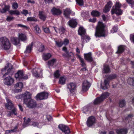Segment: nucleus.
Listing matches in <instances>:
<instances>
[{"label":"nucleus","mask_w":134,"mask_h":134,"mask_svg":"<svg viewBox=\"0 0 134 134\" xmlns=\"http://www.w3.org/2000/svg\"><path fill=\"white\" fill-rule=\"evenodd\" d=\"M16 26L17 27H21L23 28H25L26 29H27V26H26L25 25H23L21 24H16Z\"/></svg>","instance_id":"57"},{"label":"nucleus","mask_w":134,"mask_h":134,"mask_svg":"<svg viewBox=\"0 0 134 134\" xmlns=\"http://www.w3.org/2000/svg\"><path fill=\"white\" fill-rule=\"evenodd\" d=\"M15 77L17 80L20 81L27 80L28 79V76L24 75L23 71L21 70H18L17 73L15 74Z\"/></svg>","instance_id":"8"},{"label":"nucleus","mask_w":134,"mask_h":134,"mask_svg":"<svg viewBox=\"0 0 134 134\" xmlns=\"http://www.w3.org/2000/svg\"><path fill=\"white\" fill-rule=\"evenodd\" d=\"M48 93L44 91L39 93L36 96V99L37 100L47 99L48 98Z\"/></svg>","instance_id":"11"},{"label":"nucleus","mask_w":134,"mask_h":134,"mask_svg":"<svg viewBox=\"0 0 134 134\" xmlns=\"http://www.w3.org/2000/svg\"><path fill=\"white\" fill-rule=\"evenodd\" d=\"M6 99L7 103H6L5 104V107L8 109L10 110L13 108L14 104L12 103V101L9 99L7 98Z\"/></svg>","instance_id":"18"},{"label":"nucleus","mask_w":134,"mask_h":134,"mask_svg":"<svg viewBox=\"0 0 134 134\" xmlns=\"http://www.w3.org/2000/svg\"><path fill=\"white\" fill-rule=\"evenodd\" d=\"M18 38L20 40L23 42L26 41L27 39L26 35L25 34L23 33L19 34Z\"/></svg>","instance_id":"23"},{"label":"nucleus","mask_w":134,"mask_h":134,"mask_svg":"<svg viewBox=\"0 0 134 134\" xmlns=\"http://www.w3.org/2000/svg\"><path fill=\"white\" fill-rule=\"evenodd\" d=\"M14 19L13 17H11L9 16H8L7 17L6 20L8 21L9 22L11 21L13 19Z\"/></svg>","instance_id":"60"},{"label":"nucleus","mask_w":134,"mask_h":134,"mask_svg":"<svg viewBox=\"0 0 134 134\" xmlns=\"http://www.w3.org/2000/svg\"><path fill=\"white\" fill-rule=\"evenodd\" d=\"M27 20L28 21H34L36 22L38 21L37 19L36 18L30 17H28L27 18Z\"/></svg>","instance_id":"42"},{"label":"nucleus","mask_w":134,"mask_h":134,"mask_svg":"<svg viewBox=\"0 0 134 134\" xmlns=\"http://www.w3.org/2000/svg\"><path fill=\"white\" fill-rule=\"evenodd\" d=\"M11 41L12 43L15 45H17L20 43V40L18 37H13L11 38Z\"/></svg>","instance_id":"27"},{"label":"nucleus","mask_w":134,"mask_h":134,"mask_svg":"<svg viewBox=\"0 0 134 134\" xmlns=\"http://www.w3.org/2000/svg\"><path fill=\"white\" fill-rule=\"evenodd\" d=\"M12 7L13 9H16L18 7V5L16 2L13 3L12 5Z\"/></svg>","instance_id":"50"},{"label":"nucleus","mask_w":134,"mask_h":134,"mask_svg":"<svg viewBox=\"0 0 134 134\" xmlns=\"http://www.w3.org/2000/svg\"><path fill=\"white\" fill-rule=\"evenodd\" d=\"M0 45L4 50H8L11 47V43L9 39L6 37H2L0 38Z\"/></svg>","instance_id":"4"},{"label":"nucleus","mask_w":134,"mask_h":134,"mask_svg":"<svg viewBox=\"0 0 134 134\" xmlns=\"http://www.w3.org/2000/svg\"><path fill=\"white\" fill-rule=\"evenodd\" d=\"M56 62V59H53L48 61V64L49 66H53Z\"/></svg>","instance_id":"41"},{"label":"nucleus","mask_w":134,"mask_h":134,"mask_svg":"<svg viewBox=\"0 0 134 134\" xmlns=\"http://www.w3.org/2000/svg\"><path fill=\"white\" fill-rule=\"evenodd\" d=\"M43 11H41L39 12L38 16L40 19L43 21H44L46 18V16L43 14Z\"/></svg>","instance_id":"29"},{"label":"nucleus","mask_w":134,"mask_h":134,"mask_svg":"<svg viewBox=\"0 0 134 134\" xmlns=\"http://www.w3.org/2000/svg\"><path fill=\"white\" fill-rule=\"evenodd\" d=\"M44 49V45H42L38 49V51L40 52H43Z\"/></svg>","instance_id":"58"},{"label":"nucleus","mask_w":134,"mask_h":134,"mask_svg":"<svg viewBox=\"0 0 134 134\" xmlns=\"http://www.w3.org/2000/svg\"><path fill=\"white\" fill-rule=\"evenodd\" d=\"M34 28L36 31L37 34H40L41 32V30L38 25H36L34 27Z\"/></svg>","instance_id":"44"},{"label":"nucleus","mask_w":134,"mask_h":134,"mask_svg":"<svg viewBox=\"0 0 134 134\" xmlns=\"http://www.w3.org/2000/svg\"><path fill=\"white\" fill-rule=\"evenodd\" d=\"M126 105V102L124 99L121 100L119 101V105L120 107L122 108Z\"/></svg>","instance_id":"40"},{"label":"nucleus","mask_w":134,"mask_h":134,"mask_svg":"<svg viewBox=\"0 0 134 134\" xmlns=\"http://www.w3.org/2000/svg\"><path fill=\"white\" fill-rule=\"evenodd\" d=\"M60 30L62 33H64L65 31V29L64 27L62 26L60 28Z\"/></svg>","instance_id":"62"},{"label":"nucleus","mask_w":134,"mask_h":134,"mask_svg":"<svg viewBox=\"0 0 134 134\" xmlns=\"http://www.w3.org/2000/svg\"><path fill=\"white\" fill-rule=\"evenodd\" d=\"M116 132L117 134H127L128 132V129L126 128L117 129Z\"/></svg>","instance_id":"21"},{"label":"nucleus","mask_w":134,"mask_h":134,"mask_svg":"<svg viewBox=\"0 0 134 134\" xmlns=\"http://www.w3.org/2000/svg\"><path fill=\"white\" fill-rule=\"evenodd\" d=\"M68 23L69 26L72 28H74L76 27L77 25L76 20L74 19L70 20L68 21Z\"/></svg>","instance_id":"19"},{"label":"nucleus","mask_w":134,"mask_h":134,"mask_svg":"<svg viewBox=\"0 0 134 134\" xmlns=\"http://www.w3.org/2000/svg\"><path fill=\"white\" fill-rule=\"evenodd\" d=\"M52 56L51 54L49 53H44L43 54L42 57L43 60L46 61L49 59Z\"/></svg>","instance_id":"32"},{"label":"nucleus","mask_w":134,"mask_h":134,"mask_svg":"<svg viewBox=\"0 0 134 134\" xmlns=\"http://www.w3.org/2000/svg\"><path fill=\"white\" fill-rule=\"evenodd\" d=\"M125 46L123 45L119 46L118 48L117 51L116 52V54H120L123 53L125 50Z\"/></svg>","instance_id":"25"},{"label":"nucleus","mask_w":134,"mask_h":134,"mask_svg":"<svg viewBox=\"0 0 134 134\" xmlns=\"http://www.w3.org/2000/svg\"><path fill=\"white\" fill-rule=\"evenodd\" d=\"M133 117V115L132 114H129L128 116L125 118V119L126 120H127L132 118Z\"/></svg>","instance_id":"59"},{"label":"nucleus","mask_w":134,"mask_h":134,"mask_svg":"<svg viewBox=\"0 0 134 134\" xmlns=\"http://www.w3.org/2000/svg\"><path fill=\"white\" fill-rule=\"evenodd\" d=\"M121 5L118 2H116L115 7L113 6L112 8L111 13L112 15L115 14L117 16L121 15L122 13V11L120 9Z\"/></svg>","instance_id":"6"},{"label":"nucleus","mask_w":134,"mask_h":134,"mask_svg":"<svg viewBox=\"0 0 134 134\" xmlns=\"http://www.w3.org/2000/svg\"><path fill=\"white\" fill-rule=\"evenodd\" d=\"M62 50L64 52L62 54L64 57L68 58H73L74 57V54L72 52H69L66 47H64L63 48Z\"/></svg>","instance_id":"10"},{"label":"nucleus","mask_w":134,"mask_h":134,"mask_svg":"<svg viewBox=\"0 0 134 134\" xmlns=\"http://www.w3.org/2000/svg\"><path fill=\"white\" fill-rule=\"evenodd\" d=\"M31 95L30 92L27 91L23 95V96L24 103L29 107L33 108L36 107L37 104L36 101L31 98Z\"/></svg>","instance_id":"1"},{"label":"nucleus","mask_w":134,"mask_h":134,"mask_svg":"<svg viewBox=\"0 0 134 134\" xmlns=\"http://www.w3.org/2000/svg\"><path fill=\"white\" fill-rule=\"evenodd\" d=\"M130 40L131 42L134 43V33L130 35Z\"/></svg>","instance_id":"55"},{"label":"nucleus","mask_w":134,"mask_h":134,"mask_svg":"<svg viewBox=\"0 0 134 134\" xmlns=\"http://www.w3.org/2000/svg\"><path fill=\"white\" fill-rule=\"evenodd\" d=\"M9 13L11 15H19L20 14V12L17 10H10L9 11Z\"/></svg>","instance_id":"39"},{"label":"nucleus","mask_w":134,"mask_h":134,"mask_svg":"<svg viewBox=\"0 0 134 134\" xmlns=\"http://www.w3.org/2000/svg\"><path fill=\"white\" fill-rule=\"evenodd\" d=\"M91 107L88 105H87L84 106L82 109V111L83 113L85 114H87L88 112H91Z\"/></svg>","instance_id":"30"},{"label":"nucleus","mask_w":134,"mask_h":134,"mask_svg":"<svg viewBox=\"0 0 134 134\" xmlns=\"http://www.w3.org/2000/svg\"><path fill=\"white\" fill-rule=\"evenodd\" d=\"M23 84L21 82H19L16 84L15 85V87H19L20 88H22L23 87Z\"/></svg>","instance_id":"48"},{"label":"nucleus","mask_w":134,"mask_h":134,"mask_svg":"<svg viewBox=\"0 0 134 134\" xmlns=\"http://www.w3.org/2000/svg\"><path fill=\"white\" fill-rule=\"evenodd\" d=\"M13 68V66L10 64H8L4 68L2 69L1 72L3 74V77H4L9 74H12Z\"/></svg>","instance_id":"7"},{"label":"nucleus","mask_w":134,"mask_h":134,"mask_svg":"<svg viewBox=\"0 0 134 134\" xmlns=\"http://www.w3.org/2000/svg\"><path fill=\"white\" fill-rule=\"evenodd\" d=\"M77 3L80 6L83 5L84 4L83 0H76Z\"/></svg>","instance_id":"47"},{"label":"nucleus","mask_w":134,"mask_h":134,"mask_svg":"<svg viewBox=\"0 0 134 134\" xmlns=\"http://www.w3.org/2000/svg\"><path fill=\"white\" fill-rule=\"evenodd\" d=\"M91 86L90 83L86 80H84L82 85V91L83 92L87 91Z\"/></svg>","instance_id":"14"},{"label":"nucleus","mask_w":134,"mask_h":134,"mask_svg":"<svg viewBox=\"0 0 134 134\" xmlns=\"http://www.w3.org/2000/svg\"><path fill=\"white\" fill-rule=\"evenodd\" d=\"M103 71L105 73H108L110 72V70L109 66L107 64H104L103 65Z\"/></svg>","instance_id":"31"},{"label":"nucleus","mask_w":134,"mask_h":134,"mask_svg":"<svg viewBox=\"0 0 134 134\" xmlns=\"http://www.w3.org/2000/svg\"><path fill=\"white\" fill-rule=\"evenodd\" d=\"M118 30V27L117 26H114L112 28V29L111 30V32L112 33H114V32H116Z\"/></svg>","instance_id":"51"},{"label":"nucleus","mask_w":134,"mask_h":134,"mask_svg":"<svg viewBox=\"0 0 134 134\" xmlns=\"http://www.w3.org/2000/svg\"><path fill=\"white\" fill-rule=\"evenodd\" d=\"M127 83L129 85L134 86V78H129L127 80Z\"/></svg>","instance_id":"38"},{"label":"nucleus","mask_w":134,"mask_h":134,"mask_svg":"<svg viewBox=\"0 0 134 134\" xmlns=\"http://www.w3.org/2000/svg\"><path fill=\"white\" fill-rule=\"evenodd\" d=\"M110 94L108 92H105L103 93L99 96L97 97L94 100L93 104L94 105L100 104L105 99L107 98Z\"/></svg>","instance_id":"5"},{"label":"nucleus","mask_w":134,"mask_h":134,"mask_svg":"<svg viewBox=\"0 0 134 134\" xmlns=\"http://www.w3.org/2000/svg\"><path fill=\"white\" fill-rule=\"evenodd\" d=\"M46 4H50L52 3L53 2V0H44Z\"/></svg>","instance_id":"61"},{"label":"nucleus","mask_w":134,"mask_h":134,"mask_svg":"<svg viewBox=\"0 0 134 134\" xmlns=\"http://www.w3.org/2000/svg\"><path fill=\"white\" fill-rule=\"evenodd\" d=\"M84 55L85 59L88 62H91L93 61L91 52H90L84 54Z\"/></svg>","instance_id":"20"},{"label":"nucleus","mask_w":134,"mask_h":134,"mask_svg":"<svg viewBox=\"0 0 134 134\" xmlns=\"http://www.w3.org/2000/svg\"><path fill=\"white\" fill-rule=\"evenodd\" d=\"M4 80V84L8 86L12 85L14 82V79L10 76L6 77Z\"/></svg>","instance_id":"15"},{"label":"nucleus","mask_w":134,"mask_h":134,"mask_svg":"<svg viewBox=\"0 0 134 134\" xmlns=\"http://www.w3.org/2000/svg\"><path fill=\"white\" fill-rule=\"evenodd\" d=\"M51 12L53 15L57 16L60 15L62 13V11L61 10L55 7H53L51 10Z\"/></svg>","instance_id":"16"},{"label":"nucleus","mask_w":134,"mask_h":134,"mask_svg":"<svg viewBox=\"0 0 134 134\" xmlns=\"http://www.w3.org/2000/svg\"><path fill=\"white\" fill-rule=\"evenodd\" d=\"M43 29L44 32L45 33L47 34H49L50 33V30L48 28L46 27L44 28L43 27Z\"/></svg>","instance_id":"52"},{"label":"nucleus","mask_w":134,"mask_h":134,"mask_svg":"<svg viewBox=\"0 0 134 134\" xmlns=\"http://www.w3.org/2000/svg\"><path fill=\"white\" fill-rule=\"evenodd\" d=\"M127 2L129 4H131L132 6L134 5V1L133 0H127Z\"/></svg>","instance_id":"54"},{"label":"nucleus","mask_w":134,"mask_h":134,"mask_svg":"<svg viewBox=\"0 0 134 134\" xmlns=\"http://www.w3.org/2000/svg\"><path fill=\"white\" fill-rule=\"evenodd\" d=\"M38 123L36 122H33L32 124V125L34 127L36 126H38Z\"/></svg>","instance_id":"63"},{"label":"nucleus","mask_w":134,"mask_h":134,"mask_svg":"<svg viewBox=\"0 0 134 134\" xmlns=\"http://www.w3.org/2000/svg\"><path fill=\"white\" fill-rule=\"evenodd\" d=\"M105 25L102 22L99 21L96 30L95 36L97 37L105 36Z\"/></svg>","instance_id":"2"},{"label":"nucleus","mask_w":134,"mask_h":134,"mask_svg":"<svg viewBox=\"0 0 134 134\" xmlns=\"http://www.w3.org/2000/svg\"><path fill=\"white\" fill-rule=\"evenodd\" d=\"M10 111H9L8 115L9 116H11L13 115H17L18 113L17 112V109L16 108H14Z\"/></svg>","instance_id":"26"},{"label":"nucleus","mask_w":134,"mask_h":134,"mask_svg":"<svg viewBox=\"0 0 134 134\" xmlns=\"http://www.w3.org/2000/svg\"><path fill=\"white\" fill-rule=\"evenodd\" d=\"M79 35L81 36L85 35L86 33V30L82 26H80L78 30Z\"/></svg>","instance_id":"28"},{"label":"nucleus","mask_w":134,"mask_h":134,"mask_svg":"<svg viewBox=\"0 0 134 134\" xmlns=\"http://www.w3.org/2000/svg\"><path fill=\"white\" fill-rule=\"evenodd\" d=\"M10 8V6L8 5H5L4 6V8H2L1 10V12L2 13H4L6 12L7 11L9 10Z\"/></svg>","instance_id":"35"},{"label":"nucleus","mask_w":134,"mask_h":134,"mask_svg":"<svg viewBox=\"0 0 134 134\" xmlns=\"http://www.w3.org/2000/svg\"><path fill=\"white\" fill-rule=\"evenodd\" d=\"M96 119L95 117L93 116L89 117L87 121L86 124L88 127H91L94 125L96 123Z\"/></svg>","instance_id":"12"},{"label":"nucleus","mask_w":134,"mask_h":134,"mask_svg":"<svg viewBox=\"0 0 134 134\" xmlns=\"http://www.w3.org/2000/svg\"><path fill=\"white\" fill-rule=\"evenodd\" d=\"M88 21L92 23H95L96 21V18H93L92 19L90 18L88 20Z\"/></svg>","instance_id":"53"},{"label":"nucleus","mask_w":134,"mask_h":134,"mask_svg":"<svg viewBox=\"0 0 134 134\" xmlns=\"http://www.w3.org/2000/svg\"><path fill=\"white\" fill-rule=\"evenodd\" d=\"M66 79L63 77H61L60 78L59 80V83L62 85H64L65 83Z\"/></svg>","instance_id":"43"},{"label":"nucleus","mask_w":134,"mask_h":134,"mask_svg":"<svg viewBox=\"0 0 134 134\" xmlns=\"http://www.w3.org/2000/svg\"><path fill=\"white\" fill-rule=\"evenodd\" d=\"M91 15L93 17H98L100 15V13L97 10H93L91 13Z\"/></svg>","instance_id":"34"},{"label":"nucleus","mask_w":134,"mask_h":134,"mask_svg":"<svg viewBox=\"0 0 134 134\" xmlns=\"http://www.w3.org/2000/svg\"><path fill=\"white\" fill-rule=\"evenodd\" d=\"M112 5L113 3L111 1H109L108 2L103 9V12L105 13H107L109 12L110 10Z\"/></svg>","instance_id":"17"},{"label":"nucleus","mask_w":134,"mask_h":134,"mask_svg":"<svg viewBox=\"0 0 134 134\" xmlns=\"http://www.w3.org/2000/svg\"><path fill=\"white\" fill-rule=\"evenodd\" d=\"M26 118L24 117V123L26 125H28L31 121V119L30 118H27V119L26 120Z\"/></svg>","instance_id":"45"},{"label":"nucleus","mask_w":134,"mask_h":134,"mask_svg":"<svg viewBox=\"0 0 134 134\" xmlns=\"http://www.w3.org/2000/svg\"><path fill=\"white\" fill-rule=\"evenodd\" d=\"M33 43L32 42L31 43L27 46L26 49L24 51V53H30L32 50Z\"/></svg>","instance_id":"24"},{"label":"nucleus","mask_w":134,"mask_h":134,"mask_svg":"<svg viewBox=\"0 0 134 134\" xmlns=\"http://www.w3.org/2000/svg\"><path fill=\"white\" fill-rule=\"evenodd\" d=\"M54 76L56 78H58L59 77L60 75L59 73V70H57L54 73Z\"/></svg>","instance_id":"46"},{"label":"nucleus","mask_w":134,"mask_h":134,"mask_svg":"<svg viewBox=\"0 0 134 134\" xmlns=\"http://www.w3.org/2000/svg\"><path fill=\"white\" fill-rule=\"evenodd\" d=\"M58 128L65 134H69L70 132V130L69 127L65 125L62 124H60L58 126Z\"/></svg>","instance_id":"13"},{"label":"nucleus","mask_w":134,"mask_h":134,"mask_svg":"<svg viewBox=\"0 0 134 134\" xmlns=\"http://www.w3.org/2000/svg\"><path fill=\"white\" fill-rule=\"evenodd\" d=\"M117 76V75L114 74L107 76H106L107 79L105 80L103 83H101L100 85L101 88L103 90L107 89L109 86L110 81L116 79Z\"/></svg>","instance_id":"3"},{"label":"nucleus","mask_w":134,"mask_h":134,"mask_svg":"<svg viewBox=\"0 0 134 134\" xmlns=\"http://www.w3.org/2000/svg\"><path fill=\"white\" fill-rule=\"evenodd\" d=\"M69 41L68 39H65L64 40L63 43L66 44H67L69 43Z\"/></svg>","instance_id":"64"},{"label":"nucleus","mask_w":134,"mask_h":134,"mask_svg":"<svg viewBox=\"0 0 134 134\" xmlns=\"http://www.w3.org/2000/svg\"><path fill=\"white\" fill-rule=\"evenodd\" d=\"M38 70H39V69H37L36 70V69H33V70L32 71L33 75L36 77H38L40 75L38 72Z\"/></svg>","instance_id":"36"},{"label":"nucleus","mask_w":134,"mask_h":134,"mask_svg":"<svg viewBox=\"0 0 134 134\" xmlns=\"http://www.w3.org/2000/svg\"><path fill=\"white\" fill-rule=\"evenodd\" d=\"M55 42L56 45L59 47H61L63 44L62 42H59L58 41H56Z\"/></svg>","instance_id":"49"},{"label":"nucleus","mask_w":134,"mask_h":134,"mask_svg":"<svg viewBox=\"0 0 134 134\" xmlns=\"http://www.w3.org/2000/svg\"><path fill=\"white\" fill-rule=\"evenodd\" d=\"M28 13V11L27 10L23 9L22 11L21 12V13L26 16L27 14Z\"/></svg>","instance_id":"56"},{"label":"nucleus","mask_w":134,"mask_h":134,"mask_svg":"<svg viewBox=\"0 0 134 134\" xmlns=\"http://www.w3.org/2000/svg\"><path fill=\"white\" fill-rule=\"evenodd\" d=\"M76 87V84L75 83L70 82L68 84L67 88L69 89L70 96H74L75 95V91Z\"/></svg>","instance_id":"9"},{"label":"nucleus","mask_w":134,"mask_h":134,"mask_svg":"<svg viewBox=\"0 0 134 134\" xmlns=\"http://www.w3.org/2000/svg\"><path fill=\"white\" fill-rule=\"evenodd\" d=\"M77 55L79 59L80 62L81 64V66L82 67H86V64L84 63L83 59L81 58L79 55Z\"/></svg>","instance_id":"37"},{"label":"nucleus","mask_w":134,"mask_h":134,"mask_svg":"<svg viewBox=\"0 0 134 134\" xmlns=\"http://www.w3.org/2000/svg\"><path fill=\"white\" fill-rule=\"evenodd\" d=\"M72 11L70 8H67L64 11V15L66 18H68L70 14L72 13Z\"/></svg>","instance_id":"22"},{"label":"nucleus","mask_w":134,"mask_h":134,"mask_svg":"<svg viewBox=\"0 0 134 134\" xmlns=\"http://www.w3.org/2000/svg\"><path fill=\"white\" fill-rule=\"evenodd\" d=\"M90 37L88 36L84 35L81 36V40L83 42H84L85 41L87 42L88 41L90 40Z\"/></svg>","instance_id":"33"}]
</instances>
